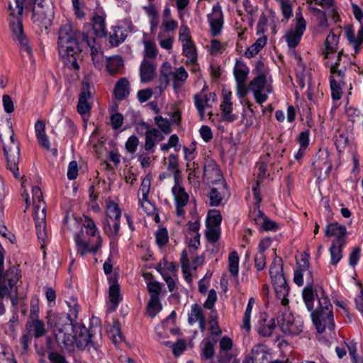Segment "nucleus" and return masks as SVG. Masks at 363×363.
Listing matches in <instances>:
<instances>
[{
  "instance_id": "f257e3e1",
  "label": "nucleus",
  "mask_w": 363,
  "mask_h": 363,
  "mask_svg": "<svg viewBox=\"0 0 363 363\" xmlns=\"http://www.w3.org/2000/svg\"><path fill=\"white\" fill-rule=\"evenodd\" d=\"M65 223L73 232L77 252L82 257L87 253L95 254L101 247V238L95 223L90 218L85 217L82 223L77 218L66 216Z\"/></svg>"
},
{
  "instance_id": "f03ea898",
  "label": "nucleus",
  "mask_w": 363,
  "mask_h": 363,
  "mask_svg": "<svg viewBox=\"0 0 363 363\" xmlns=\"http://www.w3.org/2000/svg\"><path fill=\"white\" fill-rule=\"evenodd\" d=\"M57 46L64 64L70 69L79 70L77 56L79 54V48L75 30L70 23L62 24L59 28Z\"/></svg>"
},
{
  "instance_id": "7ed1b4c3",
  "label": "nucleus",
  "mask_w": 363,
  "mask_h": 363,
  "mask_svg": "<svg viewBox=\"0 0 363 363\" xmlns=\"http://www.w3.org/2000/svg\"><path fill=\"white\" fill-rule=\"evenodd\" d=\"M0 140L3 143V149L6 157L7 167L15 177H19L18 162L20 158L19 145L14 140V133L9 121L0 125Z\"/></svg>"
},
{
  "instance_id": "20e7f679",
  "label": "nucleus",
  "mask_w": 363,
  "mask_h": 363,
  "mask_svg": "<svg viewBox=\"0 0 363 363\" xmlns=\"http://www.w3.org/2000/svg\"><path fill=\"white\" fill-rule=\"evenodd\" d=\"M47 324L55 328V335L57 341L66 347L72 345L74 340L73 333L75 325H73L69 315L62 313H49L47 316Z\"/></svg>"
},
{
  "instance_id": "39448f33",
  "label": "nucleus",
  "mask_w": 363,
  "mask_h": 363,
  "mask_svg": "<svg viewBox=\"0 0 363 363\" xmlns=\"http://www.w3.org/2000/svg\"><path fill=\"white\" fill-rule=\"evenodd\" d=\"M311 319L317 331L323 333L325 328H334L333 313L332 304L328 297L323 294L318 297V306L316 309L311 311Z\"/></svg>"
},
{
  "instance_id": "423d86ee",
  "label": "nucleus",
  "mask_w": 363,
  "mask_h": 363,
  "mask_svg": "<svg viewBox=\"0 0 363 363\" xmlns=\"http://www.w3.org/2000/svg\"><path fill=\"white\" fill-rule=\"evenodd\" d=\"M160 77L159 79L160 84L158 89L162 92L164 90L169 83V79L172 82V86L174 90L178 91L185 84L189 74L185 68L182 66L175 67L172 70V67L169 62L162 63L160 69Z\"/></svg>"
},
{
  "instance_id": "0eeeda50",
  "label": "nucleus",
  "mask_w": 363,
  "mask_h": 363,
  "mask_svg": "<svg viewBox=\"0 0 363 363\" xmlns=\"http://www.w3.org/2000/svg\"><path fill=\"white\" fill-rule=\"evenodd\" d=\"M32 194L34 205L33 218L35 222L37 236L40 240L45 242L48 238L45 226V203L43 199V193L39 187H33Z\"/></svg>"
},
{
  "instance_id": "6e6552de",
  "label": "nucleus",
  "mask_w": 363,
  "mask_h": 363,
  "mask_svg": "<svg viewBox=\"0 0 363 363\" xmlns=\"http://www.w3.org/2000/svg\"><path fill=\"white\" fill-rule=\"evenodd\" d=\"M269 273L277 298L281 300L283 306H287L289 287L282 273V260L280 257H276L274 259Z\"/></svg>"
},
{
  "instance_id": "1a4fd4ad",
  "label": "nucleus",
  "mask_w": 363,
  "mask_h": 363,
  "mask_svg": "<svg viewBox=\"0 0 363 363\" xmlns=\"http://www.w3.org/2000/svg\"><path fill=\"white\" fill-rule=\"evenodd\" d=\"M74 340L70 346L74 343L79 349H84L89 345L96 347L101 342V331L100 327H91L89 330L85 327L77 324L73 333Z\"/></svg>"
},
{
  "instance_id": "9d476101",
  "label": "nucleus",
  "mask_w": 363,
  "mask_h": 363,
  "mask_svg": "<svg viewBox=\"0 0 363 363\" xmlns=\"http://www.w3.org/2000/svg\"><path fill=\"white\" fill-rule=\"evenodd\" d=\"M54 17V6L52 0H34L32 6L31 20L40 27L48 28Z\"/></svg>"
},
{
  "instance_id": "9b49d317",
  "label": "nucleus",
  "mask_w": 363,
  "mask_h": 363,
  "mask_svg": "<svg viewBox=\"0 0 363 363\" xmlns=\"http://www.w3.org/2000/svg\"><path fill=\"white\" fill-rule=\"evenodd\" d=\"M277 318L280 329L286 335H298L303 331V320L300 317H294L287 306H284Z\"/></svg>"
},
{
  "instance_id": "f8f14e48",
  "label": "nucleus",
  "mask_w": 363,
  "mask_h": 363,
  "mask_svg": "<svg viewBox=\"0 0 363 363\" xmlns=\"http://www.w3.org/2000/svg\"><path fill=\"white\" fill-rule=\"evenodd\" d=\"M249 89L253 93L255 101L262 104L268 99V94L272 91V87L267 83L265 72H259L250 82Z\"/></svg>"
},
{
  "instance_id": "ddd939ff",
  "label": "nucleus",
  "mask_w": 363,
  "mask_h": 363,
  "mask_svg": "<svg viewBox=\"0 0 363 363\" xmlns=\"http://www.w3.org/2000/svg\"><path fill=\"white\" fill-rule=\"evenodd\" d=\"M325 65L330 67V86L331 90V96L333 100V105L330 109V115L331 118H335V112L339 107V104L335 101L340 99V72L338 70L339 63L336 62L335 64L330 63L329 60L325 62Z\"/></svg>"
},
{
  "instance_id": "4468645a",
  "label": "nucleus",
  "mask_w": 363,
  "mask_h": 363,
  "mask_svg": "<svg viewBox=\"0 0 363 363\" xmlns=\"http://www.w3.org/2000/svg\"><path fill=\"white\" fill-rule=\"evenodd\" d=\"M325 235L328 238H334L330 247V264L336 266L340 260V225L334 222L327 225Z\"/></svg>"
},
{
  "instance_id": "2eb2a0df",
  "label": "nucleus",
  "mask_w": 363,
  "mask_h": 363,
  "mask_svg": "<svg viewBox=\"0 0 363 363\" xmlns=\"http://www.w3.org/2000/svg\"><path fill=\"white\" fill-rule=\"evenodd\" d=\"M172 193L175 201L177 216H184L185 214L184 207L188 203L189 196L182 185L181 175L174 177V184L172 188Z\"/></svg>"
},
{
  "instance_id": "dca6fc26",
  "label": "nucleus",
  "mask_w": 363,
  "mask_h": 363,
  "mask_svg": "<svg viewBox=\"0 0 363 363\" xmlns=\"http://www.w3.org/2000/svg\"><path fill=\"white\" fill-rule=\"evenodd\" d=\"M151 186V178L145 176L141 182L138 192L139 204L143 211L147 214H153L155 211V206L148 200V194Z\"/></svg>"
},
{
  "instance_id": "f3484780",
  "label": "nucleus",
  "mask_w": 363,
  "mask_h": 363,
  "mask_svg": "<svg viewBox=\"0 0 363 363\" xmlns=\"http://www.w3.org/2000/svg\"><path fill=\"white\" fill-rule=\"evenodd\" d=\"M315 175L318 179H325L332 168L329 153L327 150H320L313 163Z\"/></svg>"
},
{
  "instance_id": "a211bd4d",
  "label": "nucleus",
  "mask_w": 363,
  "mask_h": 363,
  "mask_svg": "<svg viewBox=\"0 0 363 363\" xmlns=\"http://www.w3.org/2000/svg\"><path fill=\"white\" fill-rule=\"evenodd\" d=\"M206 86H204L199 94L194 96V104L201 120L204 119L206 111L211 108L216 100V94L206 93Z\"/></svg>"
},
{
  "instance_id": "6ab92c4d",
  "label": "nucleus",
  "mask_w": 363,
  "mask_h": 363,
  "mask_svg": "<svg viewBox=\"0 0 363 363\" xmlns=\"http://www.w3.org/2000/svg\"><path fill=\"white\" fill-rule=\"evenodd\" d=\"M296 20V26L289 30L284 36L289 48H294L298 45L301 36L306 30V21L301 15L297 13Z\"/></svg>"
},
{
  "instance_id": "aec40b11",
  "label": "nucleus",
  "mask_w": 363,
  "mask_h": 363,
  "mask_svg": "<svg viewBox=\"0 0 363 363\" xmlns=\"http://www.w3.org/2000/svg\"><path fill=\"white\" fill-rule=\"evenodd\" d=\"M92 96V91L90 84L87 80L82 82L81 92L79 95L77 111L81 116H84L89 113L91 110V103L89 100Z\"/></svg>"
},
{
  "instance_id": "412c9836",
  "label": "nucleus",
  "mask_w": 363,
  "mask_h": 363,
  "mask_svg": "<svg viewBox=\"0 0 363 363\" xmlns=\"http://www.w3.org/2000/svg\"><path fill=\"white\" fill-rule=\"evenodd\" d=\"M230 196L229 190L224 182H221L217 187H213L208 194L210 204L218 206L226 201Z\"/></svg>"
},
{
  "instance_id": "4be33fe9",
  "label": "nucleus",
  "mask_w": 363,
  "mask_h": 363,
  "mask_svg": "<svg viewBox=\"0 0 363 363\" xmlns=\"http://www.w3.org/2000/svg\"><path fill=\"white\" fill-rule=\"evenodd\" d=\"M344 30L345 36L348 44L354 48L355 53H357L360 45L363 43V22L357 32V36L354 35V29L352 24L345 26Z\"/></svg>"
},
{
  "instance_id": "5701e85b",
  "label": "nucleus",
  "mask_w": 363,
  "mask_h": 363,
  "mask_svg": "<svg viewBox=\"0 0 363 363\" xmlns=\"http://www.w3.org/2000/svg\"><path fill=\"white\" fill-rule=\"evenodd\" d=\"M156 69L157 65L153 60L143 57L139 69L141 82L147 83L152 81L156 75Z\"/></svg>"
},
{
  "instance_id": "b1692460",
  "label": "nucleus",
  "mask_w": 363,
  "mask_h": 363,
  "mask_svg": "<svg viewBox=\"0 0 363 363\" xmlns=\"http://www.w3.org/2000/svg\"><path fill=\"white\" fill-rule=\"evenodd\" d=\"M211 33L216 36L221 32L223 25V13L218 6H213L212 12L208 15Z\"/></svg>"
},
{
  "instance_id": "393cba45",
  "label": "nucleus",
  "mask_w": 363,
  "mask_h": 363,
  "mask_svg": "<svg viewBox=\"0 0 363 363\" xmlns=\"http://www.w3.org/2000/svg\"><path fill=\"white\" fill-rule=\"evenodd\" d=\"M26 330L27 333L35 338L41 337L47 333L44 323L40 319L33 317L31 315L26 323Z\"/></svg>"
},
{
  "instance_id": "a878e982",
  "label": "nucleus",
  "mask_w": 363,
  "mask_h": 363,
  "mask_svg": "<svg viewBox=\"0 0 363 363\" xmlns=\"http://www.w3.org/2000/svg\"><path fill=\"white\" fill-rule=\"evenodd\" d=\"M232 93L230 91L223 92V101L220 104L223 118L228 122H233L238 118V116L232 113L233 104L231 102Z\"/></svg>"
},
{
  "instance_id": "bb28decb",
  "label": "nucleus",
  "mask_w": 363,
  "mask_h": 363,
  "mask_svg": "<svg viewBox=\"0 0 363 363\" xmlns=\"http://www.w3.org/2000/svg\"><path fill=\"white\" fill-rule=\"evenodd\" d=\"M203 177L212 184H216L219 182H224L220 170L213 162H210L205 165Z\"/></svg>"
},
{
  "instance_id": "cd10ccee",
  "label": "nucleus",
  "mask_w": 363,
  "mask_h": 363,
  "mask_svg": "<svg viewBox=\"0 0 363 363\" xmlns=\"http://www.w3.org/2000/svg\"><path fill=\"white\" fill-rule=\"evenodd\" d=\"M163 136H160V132L156 128L147 130L145 135V142L144 148L146 151L154 152L155 146L157 141L162 140Z\"/></svg>"
},
{
  "instance_id": "c85d7f7f",
  "label": "nucleus",
  "mask_w": 363,
  "mask_h": 363,
  "mask_svg": "<svg viewBox=\"0 0 363 363\" xmlns=\"http://www.w3.org/2000/svg\"><path fill=\"white\" fill-rule=\"evenodd\" d=\"M113 94L118 101L125 99L130 94V83L126 78H121L116 84Z\"/></svg>"
},
{
  "instance_id": "c756f323",
  "label": "nucleus",
  "mask_w": 363,
  "mask_h": 363,
  "mask_svg": "<svg viewBox=\"0 0 363 363\" xmlns=\"http://www.w3.org/2000/svg\"><path fill=\"white\" fill-rule=\"evenodd\" d=\"M325 49L323 52L325 58L329 60L331 55L336 52L339 47V34L330 33L325 40Z\"/></svg>"
},
{
  "instance_id": "7c9ffc66",
  "label": "nucleus",
  "mask_w": 363,
  "mask_h": 363,
  "mask_svg": "<svg viewBox=\"0 0 363 363\" xmlns=\"http://www.w3.org/2000/svg\"><path fill=\"white\" fill-rule=\"evenodd\" d=\"M267 357L266 346L263 344L255 345L249 355V363H264Z\"/></svg>"
},
{
  "instance_id": "2f4dec72",
  "label": "nucleus",
  "mask_w": 363,
  "mask_h": 363,
  "mask_svg": "<svg viewBox=\"0 0 363 363\" xmlns=\"http://www.w3.org/2000/svg\"><path fill=\"white\" fill-rule=\"evenodd\" d=\"M123 65V60L120 56L110 57L106 60V69L111 75L121 73Z\"/></svg>"
},
{
  "instance_id": "473e14b6",
  "label": "nucleus",
  "mask_w": 363,
  "mask_h": 363,
  "mask_svg": "<svg viewBox=\"0 0 363 363\" xmlns=\"http://www.w3.org/2000/svg\"><path fill=\"white\" fill-rule=\"evenodd\" d=\"M276 327L275 321L273 318L267 322L265 318L259 320L257 326L258 334L263 337L270 336Z\"/></svg>"
},
{
  "instance_id": "72a5a7b5",
  "label": "nucleus",
  "mask_w": 363,
  "mask_h": 363,
  "mask_svg": "<svg viewBox=\"0 0 363 363\" xmlns=\"http://www.w3.org/2000/svg\"><path fill=\"white\" fill-rule=\"evenodd\" d=\"M120 220H105L104 230L108 237L114 240L119 235Z\"/></svg>"
},
{
  "instance_id": "f704fd0d",
  "label": "nucleus",
  "mask_w": 363,
  "mask_h": 363,
  "mask_svg": "<svg viewBox=\"0 0 363 363\" xmlns=\"http://www.w3.org/2000/svg\"><path fill=\"white\" fill-rule=\"evenodd\" d=\"M315 4L320 5L326 10L328 16L337 22L339 21V13L337 7L334 4V0H314Z\"/></svg>"
},
{
  "instance_id": "c9c22d12",
  "label": "nucleus",
  "mask_w": 363,
  "mask_h": 363,
  "mask_svg": "<svg viewBox=\"0 0 363 363\" xmlns=\"http://www.w3.org/2000/svg\"><path fill=\"white\" fill-rule=\"evenodd\" d=\"M216 340L210 337H206L202 341L203 347L201 350V355L206 359H211L215 355L214 347Z\"/></svg>"
},
{
  "instance_id": "e433bc0d",
  "label": "nucleus",
  "mask_w": 363,
  "mask_h": 363,
  "mask_svg": "<svg viewBox=\"0 0 363 363\" xmlns=\"http://www.w3.org/2000/svg\"><path fill=\"white\" fill-rule=\"evenodd\" d=\"M267 43V37L262 35L257 39L255 43L249 47L245 52V56L247 58H251L258 54L260 50L264 47Z\"/></svg>"
},
{
  "instance_id": "4c0bfd02",
  "label": "nucleus",
  "mask_w": 363,
  "mask_h": 363,
  "mask_svg": "<svg viewBox=\"0 0 363 363\" xmlns=\"http://www.w3.org/2000/svg\"><path fill=\"white\" fill-rule=\"evenodd\" d=\"M307 286H306L302 291V296L307 309L309 311H313L314 306V295L313 291V280L307 282Z\"/></svg>"
},
{
  "instance_id": "58836bf2",
  "label": "nucleus",
  "mask_w": 363,
  "mask_h": 363,
  "mask_svg": "<svg viewBox=\"0 0 363 363\" xmlns=\"http://www.w3.org/2000/svg\"><path fill=\"white\" fill-rule=\"evenodd\" d=\"M182 45L184 55L188 59L186 65H194L197 62V52L193 42Z\"/></svg>"
},
{
  "instance_id": "ea45409f",
  "label": "nucleus",
  "mask_w": 363,
  "mask_h": 363,
  "mask_svg": "<svg viewBox=\"0 0 363 363\" xmlns=\"http://www.w3.org/2000/svg\"><path fill=\"white\" fill-rule=\"evenodd\" d=\"M204 318H206L201 306L196 303L193 304L188 313V323L192 325Z\"/></svg>"
},
{
  "instance_id": "a19ab883",
  "label": "nucleus",
  "mask_w": 363,
  "mask_h": 363,
  "mask_svg": "<svg viewBox=\"0 0 363 363\" xmlns=\"http://www.w3.org/2000/svg\"><path fill=\"white\" fill-rule=\"evenodd\" d=\"M303 267V269H297L294 272V281L298 286L303 285L304 277L308 280V282H309L311 280H313L311 272L308 269V263L305 262Z\"/></svg>"
},
{
  "instance_id": "79ce46f5",
  "label": "nucleus",
  "mask_w": 363,
  "mask_h": 363,
  "mask_svg": "<svg viewBox=\"0 0 363 363\" xmlns=\"http://www.w3.org/2000/svg\"><path fill=\"white\" fill-rule=\"evenodd\" d=\"M106 220H120L121 210L116 203L108 201L106 205Z\"/></svg>"
},
{
  "instance_id": "37998d69",
  "label": "nucleus",
  "mask_w": 363,
  "mask_h": 363,
  "mask_svg": "<svg viewBox=\"0 0 363 363\" xmlns=\"http://www.w3.org/2000/svg\"><path fill=\"white\" fill-rule=\"evenodd\" d=\"M108 298L110 302L112 304V311H113L121 300L119 285L118 284L113 283L110 285L108 290Z\"/></svg>"
},
{
  "instance_id": "c03bdc74",
  "label": "nucleus",
  "mask_w": 363,
  "mask_h": 363,
  "mask_svg": "<svg viewBox=\"0 0 363 363\" xmlns=\"http://www.w3.org/2000/svg\"><path fill=\"white\" fill-rule=\"evenodd\" d=\"M108 335L114 344H118L123 340L118 322L114 321L108 328Z\"/></svg>"
},
{
  "instance_id": "a18cd8bd",
  "label": "nucleus",
  "mask_w": 363,
  "mask_h": 363,
  "mask_svg": "<svg viewBox=\"0 0 363 363\" xmlns=\"http://www.w3.org/2000/svg\"><path fill=\"white\" fill-rule=\"evenodd\" d=\"M143 9L147 16L150 18L151 29H155L159 23V13L154 4H150L144 6Z\"/></svg>"
},
{
  "instance_id": "49530a36",
  "label": "nucleus",
  "mask_w": 363,
  "mask_h": 363,
  "mask_svg": "<svg viewBox=\"0 0 363 363\" xmlns=\"http://www.w3.org/2000/svg\"><path fill=\"white\" fill-rule=\"evenodd\" d=\"M233 73L236 83L245 82L248 74V69L243 64L237 62L235 65Z\"/></svg>"
},
{
  "instance_id": "de8ad7c7",
  "label": "nucleus",
  "mask_w": 363,
  "mask_h": 363,
  "mask_svg": "<svg viewBox=\"0 0 363 363\" xmlns=\"http://www.w3.org/2000/svg\"><path fill=\"white\" fill-rule=\"evenodd\" d=\"M14 355L11 348L0 343V363H11L15 362Z\"/></svg>"
},
{
  "instance_id": "09e8293b",
  "label": "nucleus",
  "mask_w": 363,
  "mask_h": 363,
  "mask_svg": "<svg viewBox=\"0 0 363 363\" xmlns=\"http://www.w3.org/2000/svg\"><path fill=\"white\" fill-rule=\"evenodd\" d=\"M255 304V299L254 298H250L249 299L247 306L246 307L244 318L242 320V328L245 329L247 332H249L251 328L250 325V318H251V313L253 308V306Z\"/></svg>"
},
{
  "instance_id": "8fccbe9b",
  "label": "nucleus",
  "mask_w": 363,
  "mask_h": 363,
  "mask_svg": "<svg viewBox=\"0 0 363 363\" xmlns=\"http://www.w3.org/2000/svg\"><path fill=\"white\" fill-rule=\"evenodd\" d=\"M110 43L113 46H118L125 39V35L120 28H115L110 33Z\"/></svg>"
},
{
  "instance_id": "3c124183",
  "label": "nucleus",
  "mask_w": 363,
  "mask_h": 363,
  "mask_svg": "<svg viewBox=\"0 0 363 363\" xmlns=\"http://www.w3.org/2000/svg\"><path fill=\"white\" fill-rule=\"evenodd\" d=\"M144 57L152 60L156 57L158 52L156 44L150 40L144 41Z\"/></svg>"
},
{
  "instance_id": "603ef678",
  "label": "nucleus",
  "mask_w": 363,
  "mask_h": 363,
  "mask_svg": "<svg viewBox=\"0 0 363 363\" xmlns=\"http://www.w3.org/2000/svg\"><path fill=\"white\" fill-rule=\"evenodd\" d=\"M73 11L78 19H84L86 16V7L82 0H72Z\"/></svg>"
},
{
  "instance_id": "864d4df0",
  "label": "nucleus",
  "mask_w": 363,
  "mask_h": 363,
  "mask_svg": "<svg viewBox=\"0 0 363 363\" xmlns=\"http://www.w3.org/2000/svg\"><path fill=\"white\" fill-rule=\"evenodd\" d=\"M162 309L159 298H150L147 306V313L151 317H155Z\"/></svg>"
},
{
  "instance_id": "5fc2aeb1",
  "label": "nucleus",
  "mask_w": 363,
  "mask_h": 363,
  "mask_svg": "<svg viewBox=\"0 0 363 363\" xmlns=\"http://www.w3.org/2000/svg\"><path fill=\"white\" fill-rule=\"evenodd\" d=\"M93 27L98 34H104L106 32L105 19L99 15H94L92 18Z\"/></svg>"
},
{
  "instance_id": "6e6d98bb",
  "label": "nucleus",
  "mask_w": 363,
  "mask_h": 363,
  "mask_svg": "<svg viewBox=\"0 0 363 363\" xmlns=\"http://www.w3.org/2000/svg\"><path fill=\"white\" fill-rule=\"evenodd\" d=\"M155 122L163 133L167 135L172 132L171 122L168 119L157 116L155 118Z\"/></svg>"
},
{
  "instance_id": "4d7b16f0",
  "label": "nucleus",
  "mask_w": 363,
  "mask_h": 363,
  "mask_svg": "<svg viewBox=\"0 0 363 363\" xmlns=\"http://www.w3.org/2000/svg\"><path fill=\"white\" fill-rule=\"evenodd\" d=\"M229 271L233 275L236 276L238 273L239 257L237 252H232L228 257Z\"/></svg>"
},
{
  "instance_id": "13d9d810",
  "label": "nucleus",
  "mask_w": 363,
  "mask_h": 363,
  "mask_svg": "<svg viewBox=\"0 0 363 363\" xmlns=\"http://www.w3.org/2000/svg\"><path fill=\"white\" fill-rule=\"evenodd\" d=\"M222 217L217 211H211L207 218V226H218L221 222Z\"/></svg>"
},
{
  "instance_id": "bf43d9fd",
  "label": "nucleus",
  "mask_w": 363,
  "mask_h": 363,
  "mask_svg": "<svg viewBox=\"0 0 363 363\" xmlns=\"http://www.w3.org/2000/svg\"><path fill=\"white\" fill-rule=\"evenodd\" d=\"M178 166L177 155L171 154L168 157L167 169L174 173V177H176V175H180Z\"/></svg>"
},
{
  "instance_id": "052dcab7",
  "label": "nucleus",
  "mask_w": 363,
  "mask_h": 363,
  "mask_svg": "<svg viewBox=\"0 0 363 363\" xmlns=\"http://www.w3.org/2000/svg\"><path fill=\"white\" fill-rule=\"evenodd\" d=\"M281 10L286 19L289 18L292 15V5L291 0H279Z\"/></svg>"
},
{
  "instance_id": "680f3d73",
  "label": "nucleus",
  "mask_w": 363,
  "mask_h": 363,
  "mask_svg": "<svg viewBox=\"0 0 363 363\" xmlns=\"http://www.w3.org/2000/svg\"><path fill=\"white\" fill-rule=\"evenodd\" d=\"M179 40L182 43V45L193 42L187 26H182L180 27Z\"/></svg>"
},
{
  "instance_id": "e2e57ef3",
  "label": "nucleus",
  "mask_w": 363,
  "mask_h": 363,
  "mask_svg": "<svg viewBox=\"0 0 363 363\" xmlns=\"http://www.w3.org/2000/svg\"><path fill=\"white\" fill-rule=\"evenodd\" d=\"M37 139L40 145L45 148L46 150L51 152L54 155H56L57 154V149H52L50 147V142L46 134L38 136Z\"/></svg>"
},
{
  "instance_id": "0e129e2a",
  "label": "nucleus",
  "mask_w": 363,
  "mask_h": 363,
  "mask_svg": "<svg viewBox=\"0 0 363 363\" xmlns=\"http://www.w3.org/2000/svg\"><path fill=\"white\" fill-rule=\"evenodd\" d=\"M147 290L150 298H159V295L161 292V286L157 281L150 282L147 284Z\"/></svg>"
},
{
  "instance_id": "69168bd1",
  "label": "nucleus",
  "mask_w": 363,
  "mask_h": 363,
  "mask_svg": "<svg viewBox=\"0 0 363 363\" xmlns=\"http://www.w3.org/2000/svg\"><path fill=\"white\" fill-rule=\"evenodd\" d=\"M111 125L115 130L120 128L123 123V116L121 113H115L111 115Z\"/></svg>"
},
{
  "instance_id": "338daca9",
  "label": "nucleus",
  "mask_w": 363,
  "mask_h": 363,
  "mask_svg": "<svg viewBox=\"0 0 363 363\" xmlns=\"http://www.w3.org/2000/svg\"><path fill=\"white\" fill-rule=\"evenodd\" d=\"M138 143V138L135 135H131L125 143V148L128 150V152L133 153L135 152Z\"/></svg>"
},
{
  "instance_id": "774afa93",
  "label": "nucleus",
  "mask_w": 363,
  "mask_h": 363,
  "mask_svg": "<svg viewBox=\"0 0 363 363\" xmlns=\"http://www.w3.org/2000/svg\"><path fill=\"white\" fill-rule=\"evenodd\" d=\"M168 241L167 231L164 228L160 229L156 233V242L157 245L162 246L165 245Z\"/></svg>"
}]
</instances>
